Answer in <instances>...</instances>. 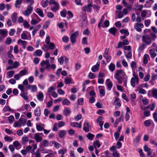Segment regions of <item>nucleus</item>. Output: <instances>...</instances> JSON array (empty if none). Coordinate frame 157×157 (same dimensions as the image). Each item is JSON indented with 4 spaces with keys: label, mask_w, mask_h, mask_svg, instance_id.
<instances>
[{
    "label": "nucleus",
    "mask_w": 157,
    "mask_h": 157,
    "mask_svg": "<svg viewBox=\"0 0 157 157\" xmlns=\"http://www.w3.org/2000/svg\"><path fill=\"white\" fill-rule=\"evenodd\" d=\"M149 59V55L147 54H144L143 57V63L146 64L147 63L148 59Z\"/></svg>",
    "instance_id": "4be33fe9"
},
{
    "label": "nucleus",
    "mask_w": 157,
    "mask_h": 157,
    "mask_svg": "<svg viewBox=\"0 0 157 157\" xmlns=\"http://www.w3.org/2000/svg\"><path fill=\"white\" fill-rule=\"evenodd\" d=\"M27 43L26 41L22 40L21 39L18 40L17 41V44H21L23 47L24 49H25L26 48Z\"/></svg>",
    "instance_id": "a211bd4d"
},
{
    "label": "nucleus",
    "mask_w": 157,
    "mask_h": 157,
    "mask_svg": "<svg viewBox=\"0 0 157 157\" xmlns=\"http://www.w3.org/2000/svg\"><path fill=\"white\" fill-rule=\"evenodd\" d=\"M22 0H16L15 3V6L16 8H19V6H18L20 5L22 2Z\"/></svg>",
    "instance_id": "58836bf2"
},
{
    "label": "nucleus",
    "mask_w": 157,
    "mask_h": 157,
    "mask_svg": "<svg viewBox=\"0 0 157 157\" xmlns=\"http://www.w3.org/2000/svg\"><path fill=\"white\" fill-rule=\"evenodd\" d=\"M71 125L72 126L76 127L78 128V123L77 122H75L71 123Z\"/></svg>",
    "instance_id": "0e129e2a"
},
{
    "label": "nucleus",
    "mask_w": 157,
    "mask_h": 157,
    "mask_svg": "<svg viewBox=\"0 0 157 157\" xmlns=\"http://www.w3.org/2000/svg\"><path fill=\"white\" fill-rule=\"evenodd\" d=\"M83 130L86 132L89 131V128L90 127L89 123L87 121H85L83 124Z\"/></svg>",
    "instance_id": "1a4fd4ad"
},
{
    "label": "nucleus",
    "mask_w": 157,
    "mask_h": 157,
    "mask_svg": "<svg viewBox=\"0 0 157 157\" xmlns=\"http://www.w3.org/2000/svg\"><path fill=\"white\" fill-rule=\"evenodd\" d=\"M8 31L6 29H0V34L2 35L3 36H7Z\"/></svg>",
    "instance_id": "b1692460"
},
{
    "label": "nucleus",
    "mask_w": 157,
    "mask_h": 157,
    "mask_svg": "<svg viewBox=\"0 0 157 157\" xmlns=\"http://www.w3.org/2000/svg\"><path fill=\"white\" fill-rule=\"evenodd\" d=\"M62 104L63 105H66L67 106L69 105L71 103L70 101L67 98H65L62 100Z\"/></svg>",
    "instance_id": "c756f323"
},
{
    "label": "nucleus",
    "mask_w": 157,
    "mask_h": 157,
    "mask_svg": "<svg viewBox=\"0 0 157 157\" xmlns=\"http://www.w3.org/2000/svg\"><path fill=\"white\" fill-rule=\"evenodd\" d=\"M137 90H138L139 93L145 94L146 93V91L144 89H142L141 87H140V86L138 87Z\"/></svg>",
    "instance_id": "72a5a7b5"
},
{
    "label": "nucleus",
    "mask_w": 157,
    "mask_h": 157,
    "mask_svg": "<svg viewBox=\"0 0 157 157\" xmlns=\"http://www.w3.org/2000/svg\"><path fill=\"white\" fill-rule=\"evenodd\" d=\"M40 133H39L34 134L33 139L35 140L37 142H40L42 140L43 138L40 136Z\"/></svg>",
    "instance_id": "6e6552de"
},
{
    "label": "nucleus",
    "mask_w": 157,
    "mask_h": 157,
    "mask_svg": "<svg viewBox=\"0 0 157 157\" xmlns=\"http://www.w3.org/2000/svg\"><path fill=\"white\" fill-rule=\"evenodd\" d=\"M125 56L127 58H131L132 57L131 50L128 51L127 55H125Z\"/></svg>",
    "instance_id": "e2e57ef3"
},
{
    "label": "nucleus",
    "mask_w": 157,
    "mask_h": 157,
    "mask_svg": "<svg viewBox=\"0 0 157 157\" xmlns=\"http://www.w3.org/2000/svg\"><path fill=\"white\" fill-rule=\"evenodd\" d=\"M144 124L145 126L148 127L151 125V123L149 120H147L144 122Z\"/></svg>",
    "instance_id": "bf43d9fd"
},
{
    "label": "nucleus",
    "mask_w": 157,
    "mask_h": 157,
    "mask_svg": "<svg viewBox=\"0 0 157 157\" xmlns=\"http://www.w3.org/2000/svg\"><path fill=\"white\" fill-rule=\"evenodd\" d=\"M54 146L56 149H58L60 147L61 145L60 144L58 143L57 142L55 141Z\"/></svg>",
    "instance_id": "3c124183"
},
{
    "label": "nucleus",
    "mask_w": 157,
    "mask_h": 157,
    "mask_svg": "<svg viewBox=\"0 0 157 157\" xmlns=\"http://www.w3.org/2000/svg\"><path fill=\"white\" fill-rule=\"evenodd\" d=\"M4 139L6 141L10 142L12 141L13 138L7 136H6L4 137Z\"/></svg>",
    "instance_id": "ea45409f"
},
{
    "label": "nucleus",
    "mask_w": 157,
    "mask_h": 157,
    "mask_svg": "<svg viewBox=\"0 0 157 157\" xmlns=\"http://www.w3.org/2000/svg\"><path fill=\"white\" fill-rule=\"evenodd\" d=\"M64 61V57L63 56H61L58 59V62H59L60 64L61 65H62Z\"/></svg>",
    "instance_id": "603ef678"
},
{
    "label": "nucleus",
    "mask_w": 157,
    "mask_h": 157,
    "mask_svg": "<svg viewBox=\"0 0 157 157\" xmlns=\"http://www.w3.org/2000/svg\"><path fill=\"white\" fill-rule=\"evenodd\" d=\"M67 151L66 149L63 148L62 149H60L58 151V153L59 154H61L62 155H64L65 153Z\"/></svg>",
    "instance_id": "c03bdc74"
},
{
    "label": "nucleus",
    "mask_w": 157,
    "mask_h": 157,
    "mask_svg": "<svg viewBox=\"0 0 157 157\" xmlns=\"http://www.w3.org/2000/svg\"><path fill=\"white\" fill-rule=\"evenodd\" d=\"M120 101L118 98L115 97V100L114 101V104L119 107L121 106V104L120 103Z\"/></svg>",
    "instance_id": "cd10ccee"
},
{
    "label": "nucleus",
    "mask_w": 157,
    "mask_h": 157,
    "mask_svg": "<svg viewBox=\"0 0 157 157\" xmlns=\"http://www.w3.org/2000/svg\"><path fill=\"white\" fill-rule=\"evenodd\" d=\"M106 81H109V83H107V86L109 90H110L112 87L113 83L111 82L110 81L109 79H107L106 80Z\"/></svg>",
    "instance_id": "e433bc0d"
},
{
    "label": "nucleus",
    "mask_w": 157,
    "mask_h": 157,
    "mask_svg": "<svg viewBox=\"0 0 157 157\" xmlns=\"http://www.w3.org/2000/svg\"><path fill=\"white\" fill-rule=\"evenodd\" d=\"M92 5L90 3L87 6H84L83 7V10L84 11H87L90 12L91 11V7Z\"/></svg>",
    "instance_id": "9b49d317"
},
{
    "label": "nucleus",
    "mask_w": 157,
    "mask_h": 157,
    "mask_svg": "<svg viewBox=\"0 0 157 157\" xmlns=\"http://www.w3.org/2000/svg\"><path fill=\"white\" fill-rule=\"evenodd\" d=\"M56 153V152H53L52 153H50L48 155H46L45 157H54Z\"/></svg>",
    "instance_id": "4d7b16f0"
},
{
    "label": "nucleus",
    "mask_w": 157,
    "mask_h": 157,
    "mask_svg": "<svg viewBox=\"0 0 157 157\" xmlns=\"http://www.w3.org/2000/svg\"><path fill=\"white\" fill-rule=\"evenodd\" d=\"M144 149L145 151L147 152V156H149L151 155V153L152 152V150L151 148L148 147L147 145H145L144 147Z\"/></svg>",
    "instance_id": "9d476101"
},
{
    "label": "nucleus",
    "mask_w": 157,
    "mask_h": 157,
    "mask_svg": "<svg viewBox=\"0 0 157 157\" xmlns=\"http://www.w3.org/2000/svg\"><path fill=\"white\" fill-rule=\"evenodd\" d=\"M19 64L20 63L18 62L17 61H15L14 62V64L13 65L9 66L7 68L6 70H9L13 68H16L19 65Z\"/></svg>",
    "instance_id": "2eb2a0df"
},
{
    "label": "nucleus",
    "mask_w": 157,
    "mask_h": 157,
    "mask_svg": "<svg viewBox=\"0 0 157 157\" xmlns=\"http://www.w3.org/2000/svg\"><path fill=\"white\" fill-rule=\"evenodd\" d=\"M144 25L142 23H136L135 24L134 28L138 32H140L141 28H143Z\"/></svg>",
    "instance_id": "0eeeda50"
},
{
    "label": "nucleus",
    "mask_w": 157,
    "mask_h": 157,
    "mask_svg": "<svg viewBox=\"0 0 157 157\" xmlns=\"http://www.w3.org/2000/svg\"><path fill=\"white\" fill-rule=\"evenodd\" d=\"M150 23L151 21L149 20H145L144 21L145 25L147 27H148L149 26Z\"/></svg>",
    "instance_id": "338daca9"
},
{
    "label": "nucleus",
    "mask_w": 157,
    "mask_h": 157,
    "mask_svg": "<svg viewBox=\"0 0 157 157\" xmlns=\"http://www.w3.org/2000/svg\"><path fill=\"white\" fill-rule=\"evenodd\" d=\"M50 37L49 36H47L46 37L45 40V43H46V44H47L48 45L49 44H50Z\"/></svg>",
    "instance_id": "5fc2aeb1"
},
{
    "label": "nucleus",
    "mask_w": 157,
    "mask_h": 157,
    "mask_svg": "<svg viewBox=\"0 0 157 157\" xmlns=\"http://www.w3.org/2000/svg\"><path fill=\"white\" fill-rule=\"evenodd\" d=\"M120 32L122 34H124L128 36L129 34V32L127 30L122 29L120 30Z\"/></svg>",
    "instance_id": "de8ad7c7"
},
{
    "label": "nucleus",
    "mask_w": 157,
    "mask_h": 157,
    "mask_svg": "<svg viewBox=\"0 0 157 157\" xmlns=\"http://www.w3.org/2000/svg\"><path fill=\"white\" fill-rule=\"evenodd\" d=\"M14 120V118L13 116H10L8 117V120L10 123L13 122Z\"/></svg>",
    "instance_id": "774afa93"
},
{
    "label": "nucleus",
    "mask_w": 157,
    "mask_h": 157,
    "mask_svg": "<svg viewBox=\"0 0 157 157\" xmlns=\"http://www.w3.org/2000/svg\"><path fill=\"white\" fill-rule=\"evenodd\" d=\"M142 40L146 44L149 45L151 43L152 39L149 35L146 34L142 36Z\"/></svg>",
    "instance_id": "7ed1b4c3"
},
{
    "label": "nucleus",
    "mask_w": 157,
    "mask_h": 157,
    "mask_svg": "<svg viewBox=\"0 0 157 157\" xmlns=\"http://www.w3.org/2000/svg\"><path fill=\"white\" fill-rule=\"evenodd\" d=\"M47 16L50 18H52L54 17L53 13L52 12H48L47 14Z\"/></svg>",
    "instance_id": "680f3d73"
},
{
    "label": "nucleus",
    "mask_w": 157,
    "mask_h": 157,
    "mask_svg": "<svg viewBox=\"0 0 157 157\" xmlns=\"http://www.w3.org/2000/svg\"><path fill=\"white\" fill-rule=\"evenodd\" d=\"M3 110L5 112L9 111L12 113L14 112V110L10 108L9 106H5L3 108Z\"/></svg>",
    "instance_id": "412c9836"
},
{
    "label": "nucleus",
    "mask_w": 157,
    "mask_h": 157,
    "mask_svg": "<svg viewBox=\"0 0 157 157\" xmlns=\"http://www.w3.org/2000/svg\"><path fill=\"white\" fill-rule=\"evenodd\" d=\"M42 145L44 147H48V142L47 140H44L43 141Z\"/></svg>",
    "instance_id": "49530a36"
},
{
    "label": "nucleus",
    "mask_w": 157,
    "mask_h": 157,
    "mask_svg": "<svg viewBox=\"0 0 157 157\" xmlns=\"http://www.w3.org/2000/svg\"><path fill=\"white\" fill-rule=\"evenodd\" d=\"M15 72L14 71H8L7 72V78H11L14 74Z\"/></svg>",
    "instance_id": "2f4dec72"
},
{
    "label": "nucleus",
    "mask_w": 157,
    "mask_h": 157,
    "mask_svg": "<svg viewBox=\"0 0 157 157\" xmlns=\"http://www.w3.org/2000/svg\"><path fill=\"white\" fill-rule=\"evenodd\" d=\"M78 35V32L76 31L73 33L70 36V40L71 42L73 43H75L76 42V39L77 36Z\"/></svg>",
    "instance_id": "423d86ee"
},
{
    "label": "nucleus",
    "mask_w": 157,
    "mask_h": 157,
    "mask_svg": "<svg viewBox=\"0 0 157 157\" xmlns=\"http://www.w3.org/2000/svg\"><path fill=\"white\" fill-rule=\"evenodd\" d=\"M65 124V122L63 121H59L58 124V126L59 127H63Z\"/></svg>",
    "instance_id": "6e6d98bb"
},
{
    "label": "nucleus",
    "mask_w": 157,
    "mask_h": 157,
    "mask_svg": "<svg viewBox=\"0 0 157 157\" xmlns=\"http://www.w3.org/2000/svg\"><path fill=\"white\" fill-rule=\"evenodd\" d=\"M42 52L41 50H37L33 53V55L35 56H40L42 55Z\"/></svg>",
    "instance_id": "bb28decb"
},
{
    "label": "nucleus",
    "mask_w": 157,
    "mask_h": 157,
    "mask_svg": "<svg viewBox=\"0 0 157 157\" xmlns=\"http://www.w3.org/2000/svg\"><path fill=\"white\" fill-rule=\"evenodd\" d=\"M115 66L114 64L111 63L109 66V70L111 72H113L115 69Z\"/></svg>",
    "instance_id": "7c9ffc66"
},
{
    "label": "nucleus",
    "mask_w": 157,
    "mask_h": 157,
    "mask_svg": "<svg viewBox=\"0 0 157 157\" xmlns=\"http://www.w3.org/2000/svg\"><path fill=\"white\" fill-rule=\"evenodd\" d=\"M33 9V7L30 5H29L27 7L26 10L23 12V13L25 16H29L32 13Z\"/></svg>",
    "instance_id": "20e7f679"
},
{
    "label": "nucleus",
    "mask_w": 157,
    "mask_h": 157,
    "mask_svg": "<svg viewBox=\"0 0 157 157\" xmlns=\"http://www.w3.org/2000/svg\"><path fill=\"white\" fill-rule=\"evenodd\" d=\"M82 117V116L81 114H78L75 116V119L76 121H78L80 120Z\"/></svg>",
    "instance_id": "13d9d810"
},
{
    "label": "nucleus",
    "mask_w": 157,
    "mask_h": 157,
    "mask_svg": "<svg viewBox=\"0 0 157 157\" xmlns=\"http://www.w3.org/2000/svg\"><path fill=\"white\" fill-rule=\"evenodd\" d=\"M44 95L43 94L40 92H39L37 95V98L40 101H42L43 100Z\"/></svg>",
    "instance_id": "393cba45"
},
{
    "label": "nucleus",
    "mask_w": 157,
    "mask_h": 157,
    "mask_svg": "<svg viewBox=\"0 0 157 157\" xmlns=\"http://www.w3.org/2000/svg\"><path fill=\"white\" fill-rule=\"evenodd\" d=\"M36 12L37 13L40 17H44L43 11L40 9L39 8L36 9Z\"/></svg>",
    "instance_id": "aec40b11"
},
{
    "label": "nucleus",
    "mask_w": 157,
    "mask_h": 157,
    "mask_svg": "<svg viewBox=\"0 0 157 157\" xmlns=\"http://www.w3.org/2000/svg\"><path fill=\"white\" fill-rule=\"evenodd\" d=\"M100 62H98L96 64L94 65L91 68V70L93 72H95L97 71L99 67L100 66Z\"/></svg>",
    "instance_id": "dca6fc26"
},
{
    "label": "nucleus",
    "mask_w": 157,
    "mask_h": 157,
    "mask_svg": "<svg viewBox=\"0 0 157 157\" xmlns=\"http://www.w3.org/2000/svg\"><path fill=\"white\" fill-rule=\"evenodd\" d=\"M59 9V4L57 3L54 5L53 6H52L50 8L51 10L54 12H56Z\"/></svg>",
    "instance_id": "ddd939ff"
},
{
    "label": "nucleus",
    "mask_w": 157,
    "mask_h": 157,
    "mask_svg": "<svg viewBox=\"0 0 157 157\" xmlns=\"http://www.w3.org/2000/svg\"><path fill=\"white\" fill-rule=\"evenodd\" d=\"M78 103L80 105H82L83 103V99L82 98H79L78 99Z\"/></svg>",
    "instance_id": "864d4df0"
},
{
    "label": "nucleus",
    "mask_w": 157,
    "mask_h": 157,
    "mask_svg": "<svg viewBox=\"0 0 157 157\" xmlns=\"http://www.w3.org/2000/svg\"><path fill=\"white\" fill-rule=\"evenodd\" d=\"M27 71L25 69L21 70L19 72V74L21 76H23L24 75H26L27 74Z\"/></svg>",
    "instance_id": "37998d69"
},
{
    "label": "nucleus",
    "mask_w": 157,
    "mask_h": 157,
    "mask_svg": "<svg viewBox=\"0 0 157 157\" xmlns=\"http://www.w3.org/2000/svg\"><path fill=\"white\" fill-rule=\"evenodd\" d=\"M109 50V48H106L105 51L103 56L104 57H105L106 56L108 55V52Z\"/></svg>",
    "instance_id": "69168bd1"
},
{
    "label": "nucleus",
    "mask_w": 157,
    "mask_h": 157,
    "mask_svg": "<svg viewBox=\"0 0 157 157\" xmlns=\"http://www.w3.org/2000/svg\"><path fill=\"white\" fill-rule=\"evenodd\" d=\"M12 42L11 39L10 37H7L5 43L7 45H10Z\"/></svg>",
    "instance_id": "09e8293b"
},
{
    "label": "nucleus",
    "mask_w": 157,
    "mask_h": 157,
    "mask_svg": "<svg viewBox=\"0 0 157 157\" xmlns=\"http://www.w3.org/2000/svg\"><path fill=\"white\" fill-rule=\"evenodd\" d=\"M67 10L65 9H63L60 12V15L63 17H65L67 14Z\"/></svg>",
    "instance_id": "a18cd8bd"
},
{
    "label": "nucleus",
    "mask_w": 157,
    "mask_h": 157,
    "mask_svg": "<svg viewBox=\"0 0 157 157\" xmlns=\"http://www.w3.org/2000/svg\"><path fill=\"white\" fill-rule=\"evenodd\" d=\"M139 79L137 76H134L132 77L131 80V84L132 86L134 87L135 86V82L137 84H138L139 82Z\"/></svg>",
    "instance_id": "39448f33"
},
{
    "label": "nucleus",
    "mask_w": 157,
    "mask_h": 157,
    "mask_svg": "<svg viewBox=\"0 0 157 157\" xmlns=\"http://www.w3.org/2000/svg\"><path fill=\"white\" fill-rule=\"evenodd\" d=\"M34 113L36 117L40 116L41 114V111L40 108L37 107L34 110Z\"/></svg>",
    "instance_id": "6ab92c4d"
},
{
    "label": "nucleus",
    "mask_w": 157,
    "mask_h": 157,
    "mask_svg": "<svg viewBox=\"0 0 157 157\" xmlns=\"http://www.w3.org/2000/svg\"><path fill=\"white\" fill-rule=\"evenodd\" d=\"M66 134V132L65 130L60 131L59 134V136L60 138H62L65 136Z\"/></svg>",
    "instance_id": "c9c22d12"
},
{
    "label": "nucleus",
    "mask_w": 157,
    "mask_h": 157,
    "mask_svg": "<svg viewBox=\"0 0 157 157\" xmlns=\"http://www.w3.org/2000/svg\"><path fill=\"white\" fill-rule=\"evenodd\" d=\"M64 81L66 84H68L71 83L72 79L70 78H66L64 79Z\"/></svg>",
    "instance_id": "a19ab883"
},
{
    "label": "nucleus",
    "mask_w": 157,
    "mask_h": 157,
    "mask_svg": "<svg viewBox=\"0 0 157 157\" xmlns=\"http://www.w3.org/2000/svg\"><path fill=\"white\" fill-rule=\"evenodd\" d=\"M15 30L14 29H11L9 32V34L11 36H13L15 33Z\"/></svg>",
    "instance_id": "052dcab7"
},
{
    "label": "nucleus",
    "mask_w": 157,
    "mask_h": 157,
    "mask_svg": "<svg viewBox=\"0 0 157 157\" xmlns=\"http://www.w3.org/2000/svg\"><path fill=\"white\" fill-rule=\"evenodd\" d=\"M17 14L16 12L13 13L11 15V19L13 22L15 23L17 21Z\"/></svg>",
    "instance_id": "f3484780"
},
{
    "label": "nucleus",
    "mask_w": 157,
    "mask_h": 157,
    "mask_svg": "<svg viewBox=\"0 0 157 157\" xmlns=\"http://www.w3.org/2000/svg\"><path fill=\"white\" fill-rule=\"evenodd\" d=\"M149 53L152 58L155 57L156 56V54L154 50L152 49L149 50Z\"/></svg>",
    "instance_id": "473e14b6"
},
{
    "label": "nucleus",
    "mask_w": 157,
    "mask_h": 157,
    "mask_svg": "<svg viewBox=\"0 0 157 157\" xmlns=\"http://www.w3.org/2000/svg\"><path fill=\"white\" fill-rule=\"evenodd\" d=\"M22 140L23 144H26L29 142V140L27 136H25L22 138Z\"/></svg>",
    "instance_id": "f704fd0d"
},
{
    "label": "nucleus",
    "mask_w": 157,
    "mask_h": 157,
    "mask_svg": "<svg viewBox=\"0 0 157 157\" xmlns=\"http://www.w3.org/2000/svg\"><path fill=\"white\" fill-rule=\"evenodd\" d=\"M71 113V110L67 107L65 108L63 111V113L65 116H69Z\"/></svg>",
    "instance_id": "4468645a"
},
{
    "label": "nucleus",
    "mask_w": 157,
    "mask_h": 157,
    "mask_svg": "<svg viewBox=\"0 0 157 157\" xmlns=\"http://www.w3.org/2000/svg\"><path fill=\"white\" fill-rule=\"evenodd\" d=\"M48 47V49H49L51 50L53 49L54 48H55V45L53 43L50 42V44H49Z\"/></svg>",
    "instance_id": "79ce46f5"
},
{
    "label": "nucleus",
    "mask_w": 157,
    "mask_h": 157,
    "mask_svg": "<svg viewBox=\"0 0 157 157\" xmlns=\"http://www.w3.org/2000/svg\"><path fill=\"white\" fill-rule=\"evenodd\" d=\"M86 137L89 140H92L93 138L94 137V135L90 133H89L86 136Z\"/></svg>",
    "instance_id": "4c0bfd02"
},
{
    "label": "nucleus",
    "mask_w": 157,
    "mask_h": 157,
    "mask_svg": "<svg viewBox=\"0 0 157 157\" xmlns=\"http://www.w3.org/2000/svg\"><path fill=\"white\" fill-rule=\"evenodd\" d=\"M28 93L27 92H22L20 94V95L25 100L27 101L28 98L27 96Z\"/></svg>",
    "instance_id": "c85d7f7f"
},
{
    "label": "nucleus",
    "mask_w": 157,
    "mask_h": 157,
    "mask_svg": "<svg viewBox=\"0 0 157 157\" xmlns=\"http://www.w3.org/2000/svg\"><path fill=\"white\" fill-rule=\"evenodd\" d=\"M141 138V136L140 134H138L134 139L133 140V143L134 145L135 146L137 145Z\"/></svg>",
    "instance_id": "f8f14e48"
},
{
    "label": "nucleus",
    "mask_w": 157,
    "mask_h": 157,
    "mask_svg": "<svg viewBox=\"0 0 157 157\" xmlns=\"http://www.w3.org/2000/svg\"><path fill=\"white\" fill-rule=\"evenodd\" d=\"M94 147H99L100 146V144L99 142V141L98 140H97L95 142H94Z\"/></svg>",
    "instance_id": "8fccbe9b"
},
{
    "label": "nucleus",
    "mask_w": 157,
    "mask_h": 157,
    "mask_svg": "<svg viewBox=\"0 0 157 157\" xmlns=\"http://www.w3.org/2000/svg\"><path fill=\"white\" fill-rule=\"evenodd\" d=\"M152 94L153 97L154 98L157 99V89H153L152 90Z\"/></svg>",
    "instance_id": "a878e982"
},
{
    "label": "nucleus",
    "mask_w": 157,
    "mask_h": 157,
    "mask_svg": "<svg viewBox=\"0 0 157 157\" xmlns=\"http://www.w3.org/2000/svg\"><path fill=\"white\" fill-rule=\"evenodd\" d=\"M116 31L117 29L115 27L111 28L109 30V32L113 36H115L116 35Z\"/></svg>",
    "instance_id": "5701e85b"
},
{
    "label": "nucleus",
    "mask_w": 157,
    "mask_h": 157,
    "mask_svg": "<svg viewBox=\"0 0 157 157\" xmlns=\"http://www.w3.org/2000/svg\"><path fill=\"white\" fill-rule=\"evenodd\" d=\"M114 77L117 80L118 83L121 84L123 82L125 85L126 86L128 78L125 73L122 70H117L115 74Z\"/></svg>",
    "instance_id": "f257e3e1"
},
{
    "label": "nucleus",
    "mask_w": 157,
    "mask_h": 157,
    "mask_svg": "<svg viewBox=\"0 0 157 157\" xmlns=\"http://www.w3.org/2000/svg\"><path fill=\"white\" fill-rule=\"evenodd\" d=\"M41 67H44L40 68V69L41 73H43L45 69H49L50 66V64L49 61L48 60H43L40 63Z\"/></svg>",
    "instance_id": "f03ea898"
}]
</instances>
